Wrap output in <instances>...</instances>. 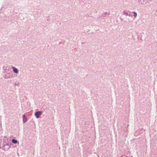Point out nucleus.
<instances>
[{"instance_id": "nucleus-1", "label": "nucleus", "mask_w": 157, "mask_h": 157, "mask_svg": "<svg viewBox=\"0 0 157 157\" xmlns=\"http://www.w3.org/2000/svg\"><path fill=\"white\" fill-rule=\"evenodd\" d=\"M41 112L38 111L35 113V115L36 117L38 118H39V116L41 114Z\"/></svg>"}, {"instance_id": "nucleus-2", "label": "nucleus", "mask_w": 157, "mask_h": 157, "mask_svg": "<svg viewBox=\"0 0 157 157\" xmlns=\"http://www.w3.org/2000/svg\"><path fill=\"white\" fill-rule=\"evenodd\" d=\"M13 71L15 73H17L18 72V70L17 69L13 67Z\"/></svg>"}, {"instance_id": "nucleus-4", "label": "nucleus", "mask_w": 157, "mask_h": 157, "mask_svg": "<svg viewBox=\"0 0 157 157\" xmlns=\"http://www.w3.org/2000/svg\"><path fill=\"white\" fill-rule=\"evenodd\" d=\"M17 140L14 139H13L12 140V142L14 144H16L17 143Z\"/></svg>"}, {"instance_id": "nucleus-5", "label": "nucleus", "mask_w": 157, "mask_h": 157, "mask_svg": "<svg viewBox=\"0 0 157 157\" xmlns=\"http://www.w3.org/2000/svg\"><path fill=\"white\" fill-rule=\"evenodd\" d=\"M133 16L135 17H136L137 16V13L136 12H133Z\"/></svg>"}, {"instance_id": "nucleus-3", "label": "nucleus", "mask_w": 157, "mask_h": 157, "mask_svg": "<svg viewBox=\"0 0 157 157\" xmlns=\"http://www.w3.org/2000/svg\"><path fill=\"white\" fill-rule=\"evenodd\" d=\"M23 121L24 122H25L27 121V118H25L24 115L23 116Z\"/></svg>"}]
</instances>
